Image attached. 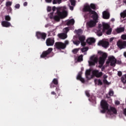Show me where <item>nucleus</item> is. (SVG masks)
I'll return each mask as SVG.
<instances>
[{
	"mask_svg": "<svg viewBox=\"0 0 126 126\" xmlns=\"http://www.w3.org/2000/svg\"><path fill=\"white\" fill-rule=\"evenodd\" d=\"M103 19H109L110 18V13L106 11H104L102 13Z\"/></svg>",
	"mask_w": 126,
	"mask_h": 126,
	"instance_id": "18",
	"label": "nucleus"
},
{
	"mask_svg": "<svg viewBox=\"0 0 126 126\" xmlns=\"http://www.w3.org/2000/svg\"><path fill=\"white\" fill-rule=\"evenodd\" d=\"M36 36L37 39H41V40L45 41V40H46V38H47V33L40 32H37L36 33Z\"/></svg>",
	"mask_w": 126,
	"mask_h": 126,
	"instance_id": "7",
	"label": "nucleus"
},
{
	"mask_svg": "<svg viewBox=\"0 0 126 126\" xmlns=\"http://www.w3.org/2000/svg\"><path fill=\"white\" fill-rule=\"evenodd\" d=\"M91 74V71L90 70H87L85 73V75L87 79H91V77H89V75Z\"/></svg>",
	"mask_w": 126,
	"mask_h": 126,
	"instance_id": "23",
	"label": "nucleus"
},
{
	"mask_svg": "<svg viewBox=\"0 0 126 126\" xmlns=\"http://www.w3.org/2000/svg\"><path fill=\"white\" fill-rule=\"evenodd\" d=\"M92 73L93 75L95 76V77H97V78H100V77H101L103 76V72H99V70H94L92 71Z\"/></svg>",
	"mask_w": 126,
	"mask_h": 126,
	"instance_id": "13",
	"label": "nucleus"
},
{
	"mask_svg": "<svg viewBox=\"0 0 126 126\" xmlns=\"http://www.w3.org/2000/svg\"><path fill=\"white\" fill-rule=\"evenodd\" d=\"M96 42V40H95V38L93 37H90L87 39V43L89 44V45H92V44H94Z\"/></svg>",
	"mask_w": 126,
	"mask_h": 126,
	"instance_id": "20",
	"label": "nucleus"
},
{
	"mask_svg": "<svg viewBox=\"0 0 126 126\" xmlns=\"http://www.w3.org/2000/svg\"><path fill=\"white\" fill-rule=\"evenodd\" d=\"M79 51V49L75 48L74 49L72 52L74 54V55H76V54H77V52Z\"/></svg>",
	"mask_w": 126,
	"mask_h": 126,
	"instance_id": "35",
	"label": "nucleus"
},
{
	"mask_svg": "<svg viewBox=\"0 0 126 126\" xmlns=\"http://www.w3.org/2000/svg\"><path fill=\"white\" fill-rule=\"evenodd\" d=\"M78 38L80 42H83L85 41V36L84 35L79 36Z\"/></svg>",
	"mask_w": 126,
	"mask_h": 126,
	"instance_id": "26",
	"label": "nucleus"
},
{
	"mask_svg": "<svg viewBox=\"0 0 126 126\" xmlns=\"http://www.w3.org/2000/svg\"><path fill=\"white\" fill-rule=\"evenodd\" d=\"M82 74V71H80L78 73V74L77 76V78H76L77 80H80V79L82 77L81 76Z\"/></svg>",
	"mask_w": 126,
	"mask_h": 126,
	"instance_id": "29",
	"label": "nucleus"
},
{
	"mask_svg": "<svg viewBox=\"0 0 126 126\" xmlns=\"http://www.w3.org/2000/svg\"><path fill=\"white\" fill-rule=\"evenodd\" d=\"M108 94H109V96H108L107 95H106V97H107V98H110V96H113L114 95V91H110L108 93Z\"/></svg>",
	"mask_w": 126,
	"mask_h": 126,
	"instance_id": "31",
	"label": "nucleus"
},
{
	"mask_svg": "<svg viewBox=\"0 0 126 126\" xmlns=\"http://www.w3.org/2000/svg\"><path fill=\"white\" fill-rule=\"evenodd\" d=\"M59 84V79L58 78H54L52 80L51 83H50V88H54V87H55L56 86L58 85Z\"/></svg>",
	"mask_w": 126,
	"mask_h": 126,
	"instance_id": "16",
	"label": "nucleus"
},
{
	"mask_svg": "<svg viewBox=\"0 0 126 126\" xmlns=\"http://www.w3.org/2000/svg\"><path fill=\"white\" fill-rule=\"evenodd\" d=\"M88 47H86L84 48H83L81 49V51L82 52V53H84V52H86L87 51H88Z\"/></svg>",
	"mask_w": 126,
	"mask_h": 126,
	"instance_id": "37",
	"label": "nucleus"
},
{
	"mask_svg": "<svg viewBox=\"0 0 126 126\" xmlns=\"http://www.w3.org/2000/svg\"><path fill=\"white\" fill-rule=\"evenodd\" d=\"M98 54H99V55H102V54H103V52L102 51H99L98 52Z\"/></svg>",
	"mask_w": 126,
	"mask_h": 126,
	"instance_id": "63",
	"label": "nucleus"
},
{
	"mask_svg": "<svg viewBox=\"0 0 126 126\" xmlns=\"http://www.w3.org/2000/svg\"><path fill=\"white\" fill-rule=\"evenodd\" d=\"M107 78H108V76H107L106 75H103V79H107Z\"/></svg>",
	"mask_w": 126,
	"mask_h": 126,
	"instance_id": "59",
	"label": "nucleus"
},
{
	"mask_svg": "<svg viewBox=\"0 0 126 126\" xmlns=\"http://www.w3.org/2000/svg\"><path fill=\"white\" fill-rule=\"evenodd\" d=\"M69 44V42L68 40H66L64 42V45L65 46V48H66V45Z\"/></svg>",
	"mask_w": 126,
	"mask_h": 126,
	"instance_id": "47",
	"label": "nucleus"
},
{
	"mask_svg": "<svg viewBox=\"0 0 126 126\" xmlns=\"http://www.w3.org/2000/svg\"><path fill=\"white\" fill-rule=\"evenodd\" d=\"M79 80L81 81V82H82L83 83H84V82H85V80H84V79L82 77Z\"/></svg>",
	"mask_w": 126,
	"mask_h": 126,
	"instance_id": "54",
	"label": "nucleus"
},
{
	"mask_svg": "<svg viewBox=\"0 0 126 126\" xmlns=\"http://www.w3.org/2000/svg\"><path fill=\"white\" fill-rule=\"evenodd\" d=\"M51 95H57V94L55 92H52Z\"/></svg>",
	"mask_w": 126,
	"mask_h": 126,
	"instance_id": "60",
	"label": "nucleus"
},
{
	"mask_svg": "<svg viewBox=\"0 0 126 126\" xmlns=\"http://www.w3.org/2000/svg\"><path fill=\"white\" fill-rule=\"evenodd\" d=\"M15 8H17V9H19V8H20V4H19V3L16 4L15 5Z\"/></svg>",
	"mask_w": 126,
	"mask_h": 126,
	"instance_id": "44",
	"label": "nucleus"
},
{
	"mask_svg": "<svg viewBox=\"0 0 126 126\" xmlns=\"http://www.w3.org/2000/svg\"><path fill=\"white\" fill-rule=\"evenodd\" d=\"M122 75H123V73H122V71H119L118 72V76H122Z\"/></svg>",
	"mask_w": 126,
	"mask_h": 126,
	"instance_id": "52",
	"label": "nucleus"
},
{
	"mask_svg": "<svg viewBox=\"0 0 126 126\" xmlns=\"http://www.w3.org/2000/svg\"><path fill=\"white\" fill-rule=\"evenodd\" d=\"M125 31V28H118L116 29V32L118 33H122V32H124Z\"/></svg>",
	"mask_w": 126,
	"mask_h": 126,
	"instance_id": "24",
	"label": "nucleus"
},
{
	"mask_svg": "<svg viewBox=\"0 0 126 126\" xmlns=\"http://www.w3.org/2000/svg\"><path fill=\"white\" fill-rule=\"evenodd\" d=\"M56 9H57V8L56 7V6H53L52 7V10H53V12L54 13V11H56Z\"/></svg>",
	"mask_w": 126,
	"mask_h": 126,
	"instance_id": "56",
	"label": "nucleus"
},
{
	"mask_svg": "<svg viewBox=\"0 0 126 126\" xmlns=\"http://www.w3.org/2000/svg\"><path fill=\"white\" fill-rule=\"evenodd\" d=\"M95 9H96V5L94 3H91L90 5H86L84 6L83 11L84 12H89L87 15H94L97 16L98 14L96 11H94Z\"/></svg>",
	"mask_w": 126,
	"mask_h": 126,
	"instance_id": "2",
	"label": "nucleus"
},
{
	"mask_svg": "<svg viewBox=\"0 0 126 126\" xmlns=\"http://www.w3.org/2000/svg\"><path fill=\"white\" fill-rule=\"evenodd\" d=\"M123 114L126 117V108H125L123 110Z\"/></svg>",
	"mask_w": 126,
	"mask_h": 126,
	"instance_id": "55",
	"label": "nucleus"
},
{
	"mask_svg": "<svg viewBox=\"0 0 126 126\" xmlns=\"http://www.w3.org/2000/svg\"><path fill=\"white\" fill-rule=\"evenodd\" d=\"M98 45L99 46H102L103 48H108L110 45V43L108 41L100 40L98 42Z\"/></svg>",
	"mask_w": 126,
	"mask_h": 126,
	"instance_id": "14",
	"label": "nucleus"
},
{
	"mask_svg": "<svg viewBox=\"0 0 126 126\" xmlns=\"http://www.w3.org/2000/svg\"><path fill=\"white\" fill-rule=\"evenodd\" d=\"M81 45L83 46V47H84L85 46H86V43H85V42L84 41H81Z\"/></svg>",
	"mask_w": 126,
	"mask_h": 126,
	"instance_id": "49",
	"label": "nucleus"
},
{
	"mask_svg": "<svg viewBox=\"0 0 126 126\" xmlns=\"http://www.w3.org/2000/svg\"><path fill=\"white\" fill-rule=\"evenodd\" d=\"M7 10L8 12H11L12 9L11 8V7H9L7 8Z\"/></svg>",
	"mask_w": 126,
	"mask_h": 126,
	"instance_id": "48",
	"label": "nucleus"
},
{
	"mask_svg": "<svg viewBox=\"0 0 126 126\" xmlns=\"http://www.w3.org/2000/svg\"><path fill=\"white\" fill-rule=\"evenodd\" d=\"M62 2V0H53V4H57V3H61Z\"/></svg>",
	"mask_w": 126,
	"mask_h": 126,
	"instance_id": "32",
	"label": "nucleus"
},
{
	"mask_svg": "<svg viewBox=\"0 0 126 126\" xmlns=\"http://www.w3.org/2000/svg\"><path fill=\"white\" fill-rule=\"evenodd\" d=\"M70 2L71 5H72L73 6H75V0H70Z\"/></svg>",
	"mask_w": 126,
	"mask_h": 126,
	"instance_id": "36",
	"label": "nucleus"
},
{
	"mask_svg": "<svg viewBox=\"0 0 126 126\" xmlns=\"http://www.w3.org/2000/svg\"><path fill=\"white\" fill-rule=\"evenodd\" d=\"M57 15L54 16V12L50 13V19H54L55 21L59 22L61 19H63V18H64L67 16V12L65 10L61 12L59 9H57Z\"/></svg>",
	"mask_w": 126,
	"mask_h": 126,
	"instance_id": "1",
	"label": "nucleus"
},
{
	"mask_svg": "<svg viewBox=\"0 0 126 126\" xmlns=\"http://www.w3.org/2000/svg\"><path fill=\"white\" fill-rule=\"evenodd\" d=\"M103 82L104 84H106V85H110V83H109V82H108V81L106 79H103Z\"/></svg>",
	"mask_w": 126,
	"mask_h": 126,
	"instance_id": "38",
	"label": "nucleus"
},
{
	"mask_svg": "<svg viewBox=\"0 0 126 126\" xmlns=\"http://www.w3.org/2000/svg\"><path fill=\"white\" fill-rule=\"evenodd\" d=\"M1 25L3 27H6V28L10 27L11 26V24L6 21H3L1 22Z\"/></svg>",
	"mask_w": 126,
	"mask_h": 126,
	"instance_id": "19",
	"label": "nucleus"
},
{
	"mask_svg": "<svg viewBox=\"0 0 126 126\" xmlns=\"http://www.w3.org/2000/svg\"><path fill=\"white\" fill-rule=\"evenodd\" d=\"M115 105H120V104H121V103L120 102V101L119 100H116L115 101Z\"/></svg>",
	"mask_w": 126,
	"mask_h": 126,
	"instance_id": "50",
	"label": "nucleus"
},
{
	"mask_svg": "<svg viewBox=\"0 0 126 126\" xmlns=\"http://www.w3.org/2000/svg\"><path fill=\"white\" fill-rule=\"evenodd\" d=\"M120 15L122 18H125L126 17V10H124L123 12L121 13Z\"/></svg>",
	"mask_w": 126,
	"mask_h": 126,
	"instance_id": "28",
	"label": "nucleus"
},
{
	"mask_svg": "<svg viewBox=\"0 0 126 126\" xmlns=\"http://www.w3.org/2000/svg\"><path fill=\"white\" fill-rule=\"evenodd\" d=\"M106 63L107 64L110 63L111 66L115 67L116 66V64L117 63V59L115 58V57L114 56L109 57H108V59L106 62Z\"/></svg>",
	"mask_w": 126,
	"mask_h": 126,
	"instance_id": "6",
	"label": "nucleus"
},
{
	"mask_svg": "<svg viewBox=\"0 0 126 126\" xmlns=\"http://www.w3.org/2000/svg\"><path fill=\"white\" fill-rule=\"evenodd\" d=\"M55 47L58 50H64L65 49V45L64 43L62 42H57L55 44Z\"/></svg>",
	"mask_w": 126,
	"mask_h": 126,
	"instance_id": "9",
	"label": "nucleus"
},
{
	"mask_svg": "<svg viewBox=\"0 0 126 126\" xmlns=\"http://www.w3.org/2000/svg\"><path fill=\"white\" fill-rule=\"evenodd\" d=\"M107 57H108L107 54L103 53L102 54V57H99V64H101V66L105 63V61L106 60V59H107Z\"/></svg>",
	"mask_w": 126,
	"mask_h": 126,
	"instance_id": "12",
	"label": "nucleus"
},
{
	"mask_svg": "<svg viewBox=\"0 0 126 126\" xmlns=\"http://www.w3.org/2000/svg\"><path fill=\"white\" fill-rule=\"evenodd\" d=\"M52 10V7L48 6L47 7V11H48L49 12H50V11H51Z\"/></svg>",
	"mask_w": 126,
	"mask_h": 126,
	"instance_id": "53",
	"label": "nucleus"
},
{
	"mask_svg": "<svg viewBox=\"0 0 126 126\" xmlns=\"http://www.w3.org/2000/svg\"><path fill=\"white\" fill-rule=\"evenodd\" d=\"M73 24H74V19H70L66 23V25H67V26H69L70 25H73Z\"/></svg>",
	"mask_w": 126,
	"mask_h": 126,
	"instance_id": "22",
	"label": "nucleus"
},
{
	"mask_svg": "<svg viewBox=\"0 0 126 126\" xmlns=\"http://www.w3.org/2000/svg\"><path fill=\"white\" fill-rule=\"evenodd\" d=\"M83 61V55H80L77 59L78 62H82Z\"/></svg>",
	"mask_w": 126,
	"mask_h": 126,
	"instance_id": "30",
	"label": "nucleus"
},
{
	"mask_svg": "<svg viewBox=\"0 0 126 126\" xmlns=\"http://www.w3.org/2000/svg\"><path fill=\"white\" fill-rule=\"evenodd\" d=\"M117 46L120 50L126 49V41L119 40L117 42Z\"/></svg>",
	"mask_w": 126,
	"mask_h": 126,
	"instance_id": "11",
	"label": "nucleus"
},
{
	"mask_svg": "<svg viewBox=\"0 0 126 126\" xmlns=\"http://www.w3.org/2000/svg\"><path fill=\"white\" fill-rule=\"evenodd\" d=\"M121 81L124 83V84H126V74L124 75L123 77H121Z\"/></svg>",
	"mask_w": 126,
	"mask_h": 126,
	"instance_id": "27",
	"label": "nucleus"
},
{
	"mask_svg": "<svg viewBox=\"0 0 126 126\" xmlns=\"http://www.w3.org/2000/svg\"><path fill=\"white\" fill-rule=\"evenodd\" d=\"M45 1L46 2L50 3V2H52V0H45Z\"/></svg>",
	"mask_w": 126,
	"mask_h": 126,
	"instance_id": "57",
	"label": "nucleus"
},
{
	"mask_svg": "<svg viewBox=\"0 0 126 126\" xmlns=\"http://www.w3.org/2000/svg\"><path fill=\"white\" fill-rule=\"evenodd\" d=\"M85 94L87 97H90V94L89 93V92L88 91H85Z\"/></svg>",
	"mask_w": 126,
	"mask_h": 126,
	"instance_id": "42",
	"label": "nucleus"
},
{
	"mask_svg": "<svg viewBox=\"0 0 126 126\" xmlns=\"http://www.w3.org/2000/svg\"><path fill=\"white\" fill-rule=\"evenodd\" d=\"M97 85H99V86L103 85V82H102V81L101 80V79H99L98 80L97 79L94 80V83H95V84L97 83Z\"/></svg>",
	"mask_w": 126,
	"mask_h": 126,
	"instance_id": "25",
	"label": "nucleus"
},
{
	"mask_svg": "<svg viewBox=\"0 0 126 126\" xmlns=\"http://www.w3.org/2000/svg\"><path fill=\"white\" fill-rule=\"evenodd\" d=\"M103 29L99 28L98 30L96 31V35L98 36V37H101L102 35H103V33H105L106 32V30H108L109 28H110V25L107 23H102Z\"/></svg>",
	"mask_w": 126,
	"mask_h": 126,
	"instance_id": "4",
	"label": "nucleus"
},
{
	"mask_svg": "<svg viewBox=\"0 0 126 126\" xmlns=\"http://www.w3.org/2000/svg\"><path fill=\"white\" fill-rule=\"evenodd\" d=\"M111 112H112V113L114 115H117V109H116V108H115L114 107L111 106L110 107V109H109L107 111V114H108V115H111Z\"/></svg>",
	"mask_w": 126,
	"mask_h": 126,
	"instance_id": "17",
	"label": "nucleus"
},
{
	"mask_svg": "<svg viewBox=\"0 0 126 126\" xmlns=\"http://www.w3.org/2000/svg\"><path fill=\"white\" fill-rule=\"evenodd\" d=\"M116 63H117V64H121V63H122V61L120 60H116Z\"/></svg>",
	"mask_w": 126,
	"mask_h": 126,
	"instance_id": "51",
	"label": "nucleus"
},
{
	"mask_svg": "<svg viewBox=\"0 0 126 126\" xmlns=\"http://www.w3.org/2000/svg\"><path fill=\"white\" fill-rule=\"evenodd\" d=\"M107 35H111L112 34V29H110L106 32Z\"/></svg>",
	"mask_w": 126,
	"mask_h": 126,
	"instance_id": "39",
	"label": "nucleus"
},
{
	"mask_svg": "<svg viewBox=\"0 0 126 126\" xmlns=\"http://www.w3.org/2000/svg\"><path fill=\"white\" fill-rule=\"evenodd\" d=\"M121 39L122 40H126V34H122L121 35Z\"/></svg>",
	"mask_w": 126,
	"mask_h": 126,
	"instance_id": "43",
	"label": "nucleus"
},
{
	"mask_svg": "<svg viewBox=\"0 0 126 126\" xmlns=\"http://www.w3.org/2000/svg\"><path fill=\"white\" fill-rule=\"evenodd\" d=\"M124 57H125V58H126V52H124Z\"/></svg>",
	"mask_w": 126,
	"mask_h": 126,
	"instance_id": "64",
	"label": "nucleus"
},
{
	"mask_svg": "<svg viewBox=\"0 0 126 126\" xmlns=\"http://www.w3.org/2000/svg\"><path fill=\"white\" fill-rule=\"evenodd\" d=\"M73 44H74V45H76V46H78V45L80 44V41L79 40H75V41L73 40Z\"/></svg>",
	"mask_w": 126,
	"mask_h": 126,
	"instance_id": "33",
	"label": "nucleus"
},
{
	"mask_svg": "<svg viewBox=\"0 0 126 126\" xmlns=\"http://www.w3.org/2000/svg\"><path fill=\"white\" fill-rule=\"evenodd\" d=\"M5 20H6V21H10V20H11V18L9 16L6 15L5 16Z\"/></svg>",
	"mask_w": 126,
	"mask_h": 126,
	"instance_id": "34",
	"label": "nucleus"
},
{
	"mask_svg": "<svg viewBox=\"0 0 126 126\" xmlns=\"http://www.w3.org/2000/svg\"><path fill=\"white\" fill-rule=\"evenodd\" d=\"M100 106L101 109H102L101 110V113L102 114H105L106 112H108L109 110V104L108 102L106 101V100H102L100 102Z\"/></svg>",
	"mask_w": 126,
	"mask_h": 126,
	"instance_id": "5",
	"label": "nucleus"
},
{
	"mask_svg": "<svg viewBox=\"0 0 126 126\" xmlns=\"http://www.w3.org/2000/svg\"><path fill=\"white\" fill-rule=\"evenodd\" d=\"M114 40V38L112 37L110 39V42H112Z\"/></svg>",
	"mask_w": 126,
	"mask_h": 126,
	"instance_id": "62",
	"label": "nucleus"
},
{
	"mask_svg": "<svg viewBox=\"0 0 126 126\" xmlns=\"http://www.w3.org/2000/svg\"><path fill=\"white\" fill-rule=\"evenodd\" d=\"M90 16L91 18H93V20H91L87 22V25L89 27V28H93L96 26L97 22H98V15H87L85 14L84 16L85 19H88Z\"/></svg>",
	"mask_w": 126,
	"mask_h": 126,
	"instance_id": "3",
	"label": "nucleus"
},
{
	"mask_svg": "<svg viewBox=\"0 0 126 126\" xmlns=\"http://www.w3.org/2000/svg\"><path fill=\"white\" fill-rule=\"evenodd\" d=\"M11 4H12L11 2H10V1H8V2H7L6 3V6H9L11 5Z\"/></svg>",
	"mask_w": 126,
	"mask_h": 126,
	"instance_id": "45",
	"label": "nucleus"
},
{
	"mask_svg": "<svg viewBox=\"0 0 126 126\" xmlns=\"http://www.w3.org/2000/svg\"><path fill=\"white\" fill-rule=\"evenodd\" d=\"M69 8L70 10H73V6H70Z\"/></svg>",
	"mask_w": 126,
	"mask_h": 126,
	"instance_id": "61",
	"label": "nucleus"
},
{
	"mask_svg": "<svg viewBox=\"0 0 126 126\" xmlns=\"http://www.w3.org/2000/svg\"><path fill=\"white\" fill-rule=\"evenodd\" d=\"M90 60V61H89V64L90 66L95 65V64H96L98 62V59L94 56L91 57Z\"/></svg>",
	"mask_w": 126,
	"mask_h": 126,
	"instance_id": "10",
	"label": "nucleus"
},
{
	"mask_svg": "<svg viewBox=\"0 0 126 126\" xmlns=\"http://www.w3.org/2000/svg\"><path fill=\"white\" fill-rule=\"evenodd\" d=\"M61 90L59 88H56V91L57 92V93L59 94V96H60V94H61V93H59V91H60Z\"/></svg>",
	"mask_w": 126,
	"mask_h": 126,
	"instance_id": "46",
	"label": "nucleus"
},
{
	"mask_svg": "<svg viewBox=\"0 0 126 126\" xmlns=\"http://www.w3.org/2000/svg\"><path fill=\"white\" fill-rule=\"evenodd\" d=\"M58 36L60 39H62L63 40H64V39L67 38V34L64 32L59 33Z\"/></svg>",
	"mask_w": 126,
	"mask_h": 126,
	"instance_id": "21",
	"label": "nucleus"
},
{
	"mask_svg": "<svg viewBox=\"0 0 126 126\" xmlns=\"http://www.w3.org/2000/svg\"><path fill=\"white\" fill-rule=\"evenodd\" d=\"M28 4V3L27 2H25L23 4L24 6H27Z\"/></svg>",
	"mask_w": 126,
	"mask_h": 126,
	"instance_id": "58",
	"label": "nucleus"
},
{
	"mask_svg": "<svg viewBox=\"0 0 126 126\" xmlns=\"http://www.w3.org/2000/svg\"><path fill=\"white\" fill-rule=\"evenodd\" d=\"M68 31H69V29H68V28H65L63 29V32H64V33L66 34L67 33Z\"/></svg>",
	"mask_w": 126,
	"mask_h": 126,
	"instance_id": "41",
	"label": "nucleus"
},
{
	"mask_svg": "<svg viewBox=\"0 0 126 126\" xmlns=\"http://www.w3.org/2000/svg\"><path fill=\"white\" fill-rule=\"evenodd\" d=\"M52 51L53 48H49L47 50L43 51L40 55L41 59H45V58H47V57L52 53Z\"/></svg>",
	"mask_w": 126,
	"mask_h": 126,
	"instance_id": "8",
	"label": "nucleus"
},
{
	"mask_svg": "<svg viewBox=\"0 0 126 126\" xmlns=\"http://www.w3.org/2000/svg\"><path fill=\"white\" fill-rule=\"evenodd\" d=\"M46 46H54V44H55V40L53 38H48L46 41Z\"/></svg>",
	"mask_w": 126,
	"mask_h": 126,
	"instance_id": "15",
	"label": "nucleus"
},
{
	"mask_svg": "<svg viewBox=\"0 0 126 126\" xmlns=\"http://www.w3.org/2000/svg\"><path fill=\"white\" fill-rule=\"evenodd\" d=\"M76 32L78 35V34H81V33H82V30L79 29L78 30L76 31Z\"/></svg>",
	"mask_w": 126,
	"mask_h": 126,
	"instance_id": "40",
	"label": "nucleus"
}]
</instances>
